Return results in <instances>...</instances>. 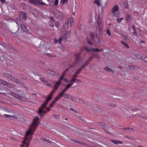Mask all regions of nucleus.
Wrapping results in <instances>:
<instances>
[{
    "label": "nucleus",
    "mask_w": 147,
    "mask_h": 147,
    "mask_svg": "<svg viewBox=\"0 0 147 147\" xmlns=\"http://www.w3.org/2000/svg\"><path fill=\"white\" fill-rule=\"evenodd\" d=\"M47 72L49 74H50L54 75H55L56 74V73L54 71H51L50 70H47Z\"/></svg>",
    "instance_id": "nucleus-22"
},
{
    "label": "nucleus",
    "mask_w": 147,
    "mask_h": 147,
    "mask_svg": "<svg viewBox=\"0 0 147 147\" xmlns=\"http://www.w3.org/2000/svg\"><path fill=\"white\" fill-rule=\"evenodd\" d=\"M73 84H68L66 87V88H67V89L69 88Z\"/></svg>",
    "instance_id": "nucleus-40"
},
{
    "label": "nucleus",
    "mask_w": 147,
    "mask_h": 147,
    "mask_svg": "<svg viewBox=\"0 0 147 147\" xmlns=\"http://www.w3.org/2000/svg\"><path fill=\"white\" fill-rule=\"evenodd\" d=\"M88 63L86 62V63H84L82 66H81V67L80 68L82 70L86 66H87L88 65Z\"/></svg>",
    "instance_id": "nucleus-31"
},
{
    "label": "nucleus",
    "mask_w": 147,
    "mask_h": 147,
    "mask_svg": "<svg viewBox=\"0 0 147 147\" xmlns=\"http://www.w3.org/2000/svg\"><path fill=\"white\" fill-rule=\"evenodd\" d=\"M61 95L59 93L58 95L55 98V100L56 101H57L60 98L63 96H61Z\"/></svg>",
    "instance_id": "nucleus-25"
},
{
    "label": "nucleus",
    "mask_w": 147,
    "mask_h": 147,
    "mask_svg": "<svg viewBox=\"0 0 147 147\" xmlns=\"http://www.w3.org/2000/svg\"><path fill=\"white\" fill-rule=\"evenodd\" d=\"M110 105L111 106L115 107L116 106V105L115 104H113V103H111L110 104Z\"/></svg>",
    "instance_id": "nucleus-52"
},
{
    "label": "nucleus",
    "mask_w": 147,
    "mask_h": 147,
    "mask_svg": "<svg viewBox=\"0 0 147 147\" xmlns=\"http://www.w3.org/2000/svg\"><path fill=\"white\" fill-rule=\"evenodd\" d=\"M74 19L72 18H71L67 20L65 22L63 26V30L65 31L67 30L69 26H71L72 23L74 22Z\"/></svg>",
    "instance_id": "nucleus-3"
},
{
    "label": "nucleus",
    "mask_w": 147,
    "mask_h": 147,
    "mask_svg": "<svg viewBox=\"0 0 147 147\" xmlns=\"http://www.w3.org/2000/svg\"><path fill=\"white\" fill-rule=\"evenodd\" d=\"M121 42L125 46V47H126L127 48H129V47L128 45L127 44L126 42H125L123 40H121Z\"/></svg>",
    "instance_id": "nucleus-24"
},
{
    "label": "nucleus",
    "mask_w": 147,
    "mask_h": 147,
    "mask_svg": "<svg viewBox=\"0 0 147 147\" xmlns=\"http://www.w3.org/2000/svg\"><path fill=\"white\" fill-rule=\"evenodd\" d=\"M96 27L97 29H98L99 30H100L102 28V25L101 23L100 22L98 21L97 24L96 25Z\"/></svg>",
    "instance_id": "nucleus-9"
},
{
    "label": "nucleus",
    "mask_w": 147,
    "mask_h": 147,
    "mask_svg": "<svg viewBox=\"0 0 147 147\" xmlns=\"http://www.w3.org/2000/svg\"><path fill=\"white\" fill-rule=\"evenodd\" d=\"M107 34L109 36H110L111 34V33L110 32V31L109 29H107Z\"/></svg>",
    "instance_id": "nucleus-44"
},
{
    "label": "nucleus",
    "mask_w": 147,
    "mask_h": 147,
    "mask_svg": "<svg viewBox=\"0 0 147 147\" xmlns=\"http://www.w3.org/2000/svg\"><path fill=\"white\" fill-rule=\"evenodd\" d=\"M98 124L103 127H105L106 125L105 123L103 122H98Z\"/></svg>",
    "instance_id": "nucleus-28"
},
{
    "label": "nucleus",
    "mask_w": 147,
    "mask_h": 147,
    "mask_svg": "<svg viewBox=\"0 0 147 147\" xmlns=\"http://www.w3.org/2000/svg\"><path fill=\"white\" fill-rule=\"evenodd\" d=\"M8 47L10 49H12V47L9 44H8L7 45Z\"/></svg>",
    "instance_id": "nucleus-47"
},
{
    "label": "nucleus",
    "mask_w": 147,
    "mask_h": 147,
    "mask_svg": "<svg viewBox=\"0 0 147 147\" xmlns=\"http://www.w3.org/2000/svg\"><path fill=\"white\" fill-rule=\"evenodd\" d=\"M40 80L42 82H47L46 81L44 80V79L43 78H41Z\"/></svg>",
    "instance_id": "nucleus-53"
},
{
    "label": "nucleus",
    "mask_w": 147,
    "mask_h": 147,
    "mask_svg": "<svg viewBox=\"0 0 147 147\" xmlns=\"http://www.w3.org/2000/svg\"><path fill=\"white\" fill-rule=\"evenodd\" d=\"M60 2L63 4H64L67 3L68 2V0H61Z\"/></svg>",
    "instance_id": "nucleus-34"
},
{
    "label": "nucleus",
    "mask_w": 147,
    "mask_h": 147,
    "mask_svg": "<svg viewBox=\"0 0 147 147\" xmlns=\"http://www.w3.org/2000/svg\"><path fill=\"white\" fill-rule=\"evenodd\" d=\"M84 49L85 50H86L87 52H89L90 51H92V49H90L88 48L87 47H84Z\"/></svg>",
    "instance_id": "nucleus-37"
},
{
    "label": "nucleus",
    "mask_w": 147,
    "mask_h": 147,
    "mask_svg": "<svg viewBox=\"0 0 147 147\" xmlns=\"http://www.w3.org/2000/svg\"><path fill=\"white\" fill-rule=\"evenodd\" d=\"M59 0H55L54 5L56 6H57L59 3Z\"/></svg>",
    "instance_id": "nucleus-42"
},
{
    "label": "nucleus",
    "mask_w": 147,
    "mask_h": 147,
    "mask_svg": "<svg viewBox=\"0 0 147 147\" xmlns=\"http://www.w3.org/2000/svg\"><path fill=\"white\" fill-rule=\"evenodd\" d=\"M29 2L35 5H46L45 3L43 2L42 0H29Z\"/></svg>",
    "instance_id": "nucleus-5"
},
{
    "label": "nucleus",
    "mask_w": 147,
    "mask_h": 147,
    "mask_svg": "<svg viewBox=\"0 0 147 147\" xmlns=\"http://www.w3.org/2000/svg\"><path fill=\"white\" fill-rule=\"evenodd\" d=\"M92 39L96 43L98 44L100 42L99 37H92Z\"/></svg>",
    "instance_id": "nucleus-13"
},
{
    "label": "nucleus",
    "mask_w": 147,
    "mask_h": 147,
    "mask_svg": "<svg viewBox=\"0 0 147 147\" xmlns=\"http://www.w3.org/2000/svg\"><path fill=\"white\" fill-rule=\"evenodd\" d=\"M75 101L78 102H79L81 101L80 100L79 98H76V100Z\"/></svg>",
    "instance_id": "nucleus-56"
},
{
    "label": "nucleus",
    "mask_w": 147,
    "mask_h": 147,
    "mask_svg": "<svg viewBox=\"0 0 147 147\" xmlns=\"http://www.w3.org/2000/svg\"><path fill=\"white\" fill-rule=\"evenodd\" d=\"M4 115L6 117L8 118H15V116L11 115H8L7 114Z\"/></svg>",
    "instance_id": "nucleus-32"
},
{
    "label": "nucleus",
    "mask_w": 147,
    "mask_h": 147,
    "mask_svg": "<svg viewBox=\"0 0 147 147\" xmlns=\"http://www.w3.org/2000/svg\"><path fill=\"white\" fill-rule=\"evenodd\" d=\"M71 99L72 100L75 101L76 99V98L75 97L72 96V97H71Z\"/></svg>",
    "instance_id": "nucleus-48"
},
{
    "label": "nucleus",
    "mask_w": 147,
    "mask_h": 147,
    "mask_svg": "<svg viewBox=\"0 0 147 147\" xmlns=\"http://www.w3.org/2000/svg\"><path fill=\"white\" fill-rule=\"evenodd\" d=\"M56 15L58 18H61L63 16L61 12L59 11H57Z\"/></svg>",
    "instance_id": "nucleus-8"
},
{
    "label": "nucleus",
    "mask_w": 147,
    "mask_h": 147,
    "mask_svg": "<svg viewBox=\"0 0 147 147\" xmlns=\"http://www.w3.org/2000/svg\"><path fill=\"white\" fill-rule=\"evenodd\" d=\"M140 59L147 63V56L146 55H144L143 56H141Z\"/></svg>",
    "instance_id": "nucleus-20"
},
{
    "label": "nucleus",
    "mask_w": 147,
    "mask_h": 147,
    "mask_svg": "<svg viewBox=\"0 0 147 147\" xmlns=\"http://www.w3.org/2000/svg\"><path fill=\"white\" fill-rule=\"evenodd\" d=\"M90 36L91 37H94V36H95V35L92 32H90Z\"/></svg>",
    "instance_id": "nucleus-51"
},
{
    "label": "nucleus",
    "mask_w": 147,
    "mask_h": 147,
    "mask_svg": "<svg viewBox=\"0 0 147 147\" xmlns=\"http://www.w3.org/2000/svg\"><path fill=\"white\" fill-rule=\"evenodd\" d=\"M102 50V49H94L93 48L92 49V51H95L96 52H101Z\"/></svg>",
    "instance_id": "nucleus-27"
},
{
    "label": "nucleus",
    "mask_w": 147,
    "mask_h": 147,
    "mask_svg": "<svg viewBox=\"0 0 147 147\" xmlns=\"http://www.w3.org/2000/svg\"><path fill=\"white\" fill-rule=\"evenodd\" d=\"M3 76L5 77L8 78L9 79L13 81L15 77L12 76L11 73L8 72L7 70L4 69V71L3 72Z\"/></svg>",
    "instance_id": "nucleus-4"
},
{
    "label": "nucleus",
    "mask_w": 147,
    "mask_h": 147,
    "mask_svg": "<svg viewBox=\"0 0 147 147\" xmlns=\"http://www.w3.org/2000/svg\"><path fill=\"white\" fill-rule=\"evenodd\" d=\"M7 82H7V81L3 80L2 81L1 84L5 86H6Z\"/></svg>",
    "instance_id": "nucleus-38"
},
{
    "label": "nucleus",
    "mask_w": 147,
    "mask_h": 147,
    "mask_svg": "<svg viewBox=\"0 0 147 147\" xmlns=\"http://www.w3.org/2000/svg\"><path fill=\"white\" fill-rule=\"evenodd\" d=\"M6 86L11 88H13L14 87V85L8 82H7Z\"/></svg>",
    "instance_id": "nucleus-33"
},
{
    "label": "nucleus",
    "mask_w": 147,
    "mask_h": 147,
    "mask_svg": "<svg viewBox=\"0 0 147 147\" xmlns=\"http://www.w3.org/2000/svg\"><path fill=\"white\" fill-rule=\"evenodd\" d=\"M74 55L76 57V59H77V61H75L77 63L78 60L79 59L80 57L79 54L77 53L76 52L74 53Z\"/></svg>",
    "instance_id": "nucleus-23"
},
{
    "label": "nucleus",
    "mask_w": 147,
    "mask_h": 147,
    "mask_svg": "<svg viewBox=\"0 0 147 147\" xmlns=\"http://www.w3.org/2000/svg\"><path fill=\"white\" fill-rule=\"evenodd\" d=\"M54 40V43H57L58 42L60 44L61 43V42L62 40V37H60V38L58 40H57L56 38H55Z\"/></svg>",
    "instance_id": "nucleus-19"
},
{
    "label": "nucleus",
    "mask_w": 147,
    "mask_h": 147,
    "mask_svg": "<svg viewBox=\"0 0 147 147\" xmlns=\"http://www.w3.org/2000/svg\"><path fill=\"white\" fill-rule=\"evenodd\" d=\"M61 82H56V85H58V86H59L60 85V84H61Z\"/></svg>",
    "instance_id": "nucleus-55"
},
{
    "label": "nucleus",
    "mask_w": 147,
    "mask_h": 147,
    "mask_svg": "<svg viewBox=\"0 0 147 147\" xmlns=\"http://www.w3.org/2000/svg\"><path fill=\"white\" fill-rule=\"evenodd\" d=\"M104 69L107 71L108 72H112L113 74L114 73V71L112 69L108 67H107L104 68Z\"/></svg>",
    "instance_id": "nucleus-16"
},
{
    "label": "nucleus",
    "mask_w": 147,
    "mask_h": 147,
    "mask_svg": "<svg viewBox=\"0 0 147 147\" xmlns=\"http://www.w3.org/2000/svg\"><path fill=\"white\" fill-rule=\"evenodd\" d=\"M3 109H4V110L5 111H8V108H3Z\"/></svg>",
    "instance_id": "nucleus-58"
},
{
    "label": "nucleus",
    "mask_w": 147,
    "mask_h": 147,
    "mask_svg": "<svg viewBox=\"0 0 147 147\" xmlns=\"http://www.w3.org/2000/svg\"><path fill=\"white\" fill-rule=\"evenodd\" d=\"M20 16L21 20H24L25 21L26 20V18L25 13L24 12H21L20 13Z\"/></svg>",
    "instance_id": "nucleus-6"
},
{
    "label": "nucleus",
    "mask_w": 147,
    "mask_h": 147,
    "mask_svg": "<svg viewBox=\"0 0 147 147\" xmlns=\"http://www.w3.org/2000/svg\"><path fill=\"white\" fill-rule=\"evenodd\" d=\"M63 96H64L65 98H68L69 96V95L67 94H64L63 95Z\"/></svg>",
    "instance_id": "nucleus-46"
},
{
    "label": "nucleus",
    "mask_w": 147,
    "mask_h": 147,
    "mask_svg": "<svg viewBox=\"0 0 147 147\" xmlns=\"http://www.w3.org/2000/svg\"><path fill=\"white\" fill-rule=\"evenodd\" d=\"M53 116L57 119H59L60 118V116L59 115H53Z\"/></svg>",
    "instance_id": "nucleus-39"
},
{
    "label": "nucleus",
    "mask_w": 147,
    "mask_h": 147,
    "mask_svg": "<svg viewBox=\"0 0 147 147\" xmlns=\"http://www.w3.org/2000/svg\"><path fill=\"white\" fill-rule=\"evenodd\" d=\"M119 8L118 6L116 5L114 6L111 10V14L112 16H115L116 17H119L120 14L119 11Z\"/></svg>",
    "instance_id": "nucleus-2"
},
{
    "label": "nucleus",
    "mask_w": 147,
    "mask_h": 147,
    "mask_svg": "<svg viewBox=\"0 0 147 147\" xmlns=\"http://www.w3.org/2000/svg\"><path fill=\"white\" fill-rule=\"evenodd\" d=\"M77 74H76V72L74 74L73 76V78H77V77H78V75H77Z\"/></svg>",
    "instance_id": "nucleus-50"
},
{
    "label": "nucleus",
    "mask_w": 147,
    "mask_h": 147,
    "mask_svg": "<svg viewBox=\"0 0 147 147\" xmlns=\"http://www.w3.org/2000/svg\"><path fill=\"white\" fill-rule=\"evenodd\" d=\"M108 0H107L105 3V4H104L103 6H102V8H105L106 7L107 5V4L108 3Z\"/></svg>",
    "instance_id": "nucleus-36"
},
{
    "label": "nucleus",
    "mask_w": 147,
    "mask_h": 147,
    "mask_svg": "<svg viewBox=\"0 0 147 147\" xmlns=\"http://www.w3.org/2000/svg\"><path fill=\"white\" fill-rule=\"evenodd\" d=\"M82 69L80 68L78 69L76 72V74H79L80 73L81 71H82Z\"/></svg>",
    "instance_id": "nucleus-41"
},
{
    "label": "nucleus",
    "mask_w": 147,
    "mask_h": 147,
    "mask_svg": "<svg viewBox=\"0 0 147 147\" xmlns=\"http://www.w3.org/2000/svg\"><path fill=\"white\" fill-rule=\"evenodd\" d=\"M123 129L124 131H126L127 129H130L129 127H124L123 128Z\"/></svg>",
    "instance_id": "nucleus-57"
},
{
    "label": "nucleus",
    "mask_w": 147,
    "mask_h": 147,
    "mask_svg": "<svg viewBox=\"0 0 147 147\" xmlns=\"http://www.w3.org/2000/svg\"><path fill=\"white\" fill-rule=\"evenodd\" d=\"M49 101V100L47 99L46 101L44 102V103L41 106V107L42 108H46Z\"/></svg>",
    "instance_id": "nucleus-14"
},
{
    "label": "nucleus",
    "mask_w": 147,
    "mask_h": 147,
    "mask_svg": "<svg viewBox=\"0 0 147 147\" xmlns=\"http://www.w3.org/2000/svg\"><path fill=\"white\" fill-rule=\"evenodd\" d=\"M37 112L38 114H40L41 113H47V111H43L42 109H41V108H40Z\"/></svg>",
    "instance_id": "nucleus-21"
},
{
    "label": "nucleus",
    "mask_w": 147,
    "mask_h": 147,
    "mask_svg": "<svg viewBox=\"0 0 147 147\" xmlns=\"http://www.w3.org/2000/svg\"><path fill=\"white\" fill-rule=\"evenodd\" d=\"M93 58V57H91L88 59L86 61V62L88 63V64H89V63L91 61H92V59Z\"/></svg>",
    "instance_id": "nucleus-35"
},
{
    "label": "nucleus",
    "mask_w": 147,
    "mask_h": 147,
    "mask_svg": "<svg viewBox=\"0 0 147 147\" xmlns=\"http://www.w3.org/2000/svg\"><path fill=\"white\" fill-rule=\"evenodd\" d=\"M29 142H26L25 140L23 142V144L21 145V147H28L29 145Z\"/></svg>",
    "instance_id": "nucleus-12"
},
{
    "label": "nucleus",
    "mask_w": 147,
    "mask_h": 147,
    "mask_svg": "<svg viewBox=\"0 0 147 147\" xmlns=\"http://www.w3.org/2000/svg\"><path fill=\"white\" fill-rule=\"evenodd\" d=\"M39 123V120L38 117H36L34 119L28 131H26V136L32 135L33 132Z\"/></svg>",
    "instance_id": "nucleus-1"
},
{
    "label": "nucleus",
    "mask_w": 147,
    "mask_h": 147,
    "mask_svg": "<svg viewBox=\"0 0 147 147\" xmlns=\"http://www.w3.org/2000/svg\"><path fill=\"white\" fill-rule=\"evenodd\" d=\"M23 79L26 80V77L24 76H23L22 77H21Z\"/></svg>",
    "instance_id": "nucleus-64"
},
{
    "label": "nucleus",
    "mask_w": 147,
    "mask_h": 147,
    "mask_svg": "<svg viewBox=\"0 0 147 147\" xmlns=\"http://www.w3.org/2000/svg\"><path fill=\"white\" fill-rule=\"evenodd\" d=\"M87 43L90 44V45H92L93 44L90 41L88 40V41L87 42Z\"/></svg>",
    "instance_id": "nucleus-49"
},
{
    "label": "nucleus",
    "mask_w": 147,
    "mask_h": 147,
    "mask_svg": "<svg viewBox=\"0 0 147 147\" xmlns=\"http://www.w3.org/2000/svg\"><path fill=\"white\" fill-rule=\"evenodd\" d=\"M70 30H68L67 31L65 32L64 33V35H63V37H67L68 36H70Z\"/></svg>",
    "instance_id": "nucleus-17"
},
{
    "label": "nucleus",
    "mask_w": 147,
    "mask_h": 147,
    "mask_svg": "<svg viewBox=\"0 0 147 147\" xmlns=\"http://www.w3.org/2000/svg\"><path fill=\"white\" fill-rule=\"evenodd\" d=\"M67 89L66 88V87L60 93L61 95V96H63V95L64 94V93L66 92L67 90Z\"/></svg>",
    "instance_id": "nucleus-26"
},
{
    "label": "nucleus",
    "mask_w": 147,
    "mask_h": 147,
    "mask_svg": "<svg viewBox=\"0 0 147 147\" xmlns=\"http://www.w3.org/2000/svg\"><path fill=\"white\" fill-rule=\"evenodd\" d=\"M11 95L14 96L16 97V96L17 95L16 93H11Z\"/></svg>",
    "instance_id": "nucleus-54"
},
{
    "label": "nucleus",
    "mask_w": 147,
    "mask_h": 147,
    "mask_svg": "<svg viewBox=\"0 0 147 147\" xmlns=\"http://www.w3.org/2000/svg\"><path fill=\"white\" fill-rule=\"evenodd\" d=\"M75 81H76V82H81V81L75 78Z\"/></svg>",
    "instance_id": "nucleus-60"
},
{
    "label": "nucleus",
    "mask_w": 147,
    "mask_h": 147,
    "mask_svg": "<svg viewBox=\"0 0 147 147\" xmlns=\"http://www.w3.org/2000/svg\"><path fill=\"white\" fill-rule=\"evenodd\" d=\"M66 71H64L62 75H63V76H64L66 74Z\"/></svg>",
    "instance_id": "nucleus-63"
},
{
    "label": "nucleus",
    "mask_w": 147,
    "mask_h": 147,
    "mask_svg": "<svg viewBox=\"0 0 147 147\" xmlns=\"http://www.w3.org/2000/svg\"><path fill=\"white\" fill-rule=\"evenodd\" d=\"M21 28L22 29L24 32L27 33H29L30 31L26 27L24 24H21Z\"/></svg>",
    "instance_id": "nucleus-7"
},
{
    "label": "nucleus",
    "mask_w": 147,
    "mask_h": 147,
    "mask_svg": "<svg viewBox=\"0 0 147 147\" xmlns=\"http://www.w3.org/2000/svg\"><path fill=\"white\" fill-rule=\"evenodd\" d=\"M79 119H80V120H81L83 121H84V118L82 117V116L79 117Z\"/></svg>",
    "instance_id": "nucleus-61"
},
{
    "label": "nucleus",
    "mask_w": 147,
    "mask_h": 147,
    "mask_svg": "<svg viewBox=\"0 0 147 147\" xmlns=\"http://www.w3.org/2000/svg\"><path fill=\"white\" fill-rule=\"evenodd\" d=\"M94 3L98 6L101 5V4L98 0H96L94 1Z\"/></svg>",
    "instance_id": "nucleus-29"
},
{
    "label": "nucleus",
    "mask_w": 147,
    "mask_h": 147,
    "mask_svg": "<svg viewBox=\"0 0 147 147\" xmlns=\"http://www.w3.org/2000/svg\"><path fill=\"white\" fill-rule=\"evenodd\" d=\"M13 81H14L16 83L20 84L22 85H24V82H21L20 80L17 79L16 77L14 78V80H13Z\"/></svg>",
    "instance_id": "nucleus-11"
},
{
    "label": "nucleus",
    "mask_w": 147,
    "mask_h": 147,
    "mask_svg": "<svg viewBox=\"0 0 147 147\" xmlns=\"http://www.w3.org/2000/svg\"><path fill=\"white\" fill-rule=\"evenodd\" d=\"M111 142L112 143H113L116 144H123V142H122L113 140H111Z\"/></svg>",
    "instance_id": "nucleus-15"
},
{
    "label": "nucleus",
    "mask_w": 147,
    "mask_h": 147,
    "mask_svg": "<svg viewBox=\"0 0 147 147\" xmlns=\"http://www.w3.org/2000/svg\"><path fill=\"white\" fill-rule=\"evenodd\" d=\"M58 88V86H57V85H55L54 87V89H55L56 90H57Z\"/></svg>",
    "instance_id": "nucleus-62"
},
{
    "label": "nucleus",
    "mask_w": 147,
    "mask_h": 147,
    "mask_svg": "<svg viewBox=\"0 0 147 147\" xmlns=\"http://www.w3.org/2000/svg\"><path fill=\"white\" fill-rule=\"evenodd\" d=\"M123 39L127 42H129V40L128 38L127 37H124Z\"/></svg>",
    "instance_id": "nucleus-45"
},
{
    "label": "nucleus",
    "mask_w": 147,
    "mask_h": 147,
    "mask_svg": "<svg viewBox=\"0 0 147 147\" xmlns=\"http://www.w3.org/2000/svg\"><path fill=\"white\" fill-rule=\"evenodd\" d=\"M96 147H109V146L106 144H104L103 146L99 145L96 146Z\"/></svg>",
    "instance_id": "nucleus-43"
},
{
    "label": "nucleus",
    "mask_w": 147,
    "mask_h": 147,
    "mask_svg": "<svg viewBox=\"0 0 147 147\" xmlns=\"http://www.w3.org/2000/svg\"><path fill=\"white\" fill-rule=\"evenodd\" d=\"M75 78H73L70 81V82H74L75 81Z\"/></svg>",
    "instance_id": "nucleus-59"
},
{
    "label": "nucleus",
    "mask_w": 147,
    "mask_h": 147,
    "mask_svg": "<svg viewBox=\"0 0 147 147\" xmlns=\"http://www.w3.org/2000/svg\"><path fill=\"white\" fill-rule=\"evenodd\" d=\"M126 18L127 19V21L128 22H131V14L130 13H127L126 16Z\"/></svg>",
    "instance_id": "nucleus-10"
},
{
    "label": "nucleus",
    "mask_w": 147,
    "mask_h": 147,
    "mask_svg": "<svg viewBox=\"0 0 147 147\" xmlns=\"http://www.w3.org/2000/svg\"><path fill=\"white\" fill-rule=\"evenodd\" d=\"M123 19V18H117L116 19V21L118 23H120L122 22Z\"/></svg>",
    "instance_id": "nucleus-30"
},
{
    "label": "nucleus",
    "mask_w": 147,
    "mask_h": 147,
    "mask_svg": "<svg viewBox=\"0 0 147 147\" xmlns=\"http://www.w3.org/2000/svg\"><path fill=\"white\" fill-rule=\"evenodd\" d=\"M54 93L53 92H52L49 95L48 97L46 98V99L50 101L51 99L52 98V96L54 94Z\"/></svg>",
    "instance_id": "nucleus-18"
}]
</instances>
